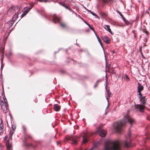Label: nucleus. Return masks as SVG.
Here are the masks:
<instances>
[{"label":"nucleus","instance_id":"obj_56","mask_svg":"<svg viewBox=\"0 0 150 150\" xmlns=\"http://www.w3.org/2000/svg\"><path fill=\"white\" fill-rule=\"evenodd\" d=\"M126 77H127V78H128L129 79V78L127 75H126Z\"/></svg>","mask_w":150,"mask_h":150},{"label":"nucleus","instance_id":"obj_25","mask_svg":"<svg viewBox=\"0 0 150 150\" xmlns=\"http://www.w3.org/2000/svg\"><path fill=\"white\" fill-rule=\"evenodd\" d=\"M34 6V4H30L29 6H27L28 7L29 9L30 10L33 8V7Z\"/></svg>","mask_w":150,"mask_h":150},{"label":"nucleus","instance_id":"obj_32","mask_svg":"<svg viewBox=\"0 0 150 150\" xmlns=\"http://www.w3.org/2000/svg\"><path fill=\"white\" fill-rule=\"evenodd\" d=\"M11 128H12L11 131H13L16 128V126L14 125H12Z\"/></svg>","mask_w":150,"mask_h":150},{"label":"nucleus","instance_id":"obj_29","mask_svg":"<svg viewBox=\"0 0 150 150\" xmlns=\"http://www.w3.org/2000/svg\"><path fill=\"white\" fill-rule=\"evenodd\" d=\"M125 23L127 25H129L130 23V22L129 21L127 20H126V21L125 22Z\"/></svg>","mask_w":150,"mask_h":150},{"label":"nucleus","instance_id":"obj_52","mask_svg":"<svg viewBox=\"0 0 150 150\" xmlns=\"http://www.w3.org/2000/svg\"><path fill=\"white\" fill-rule=\"evenodd\" d=\"M113 53H114L115 52V51L112 50L111 51Z\"/></svg>","mask_w":150,"mask_h":150},{"label":"nucleus","instance_id":"obj_64","mask_svg":"<svg viewBox=\"0 0 150 150\" xmlns=\"http://www.w3.org/2000/svg\"><path fill=\"white\" fill-rule=\"evenodd\" d=\"M57 52H54V53H57Z\"/></svg>","mask_w":150,"mask_h":150},{"label":"nucleus","instance_id":"obj_61","mask_svg":"<svg viewBox=\"0 0 150 150\" xmlns=\"http://www.w3.org/2000/svg\"><path fill=\"white\" fill-rule=\"evenodd\" d=\"M67 50H66V53H67Z\"/></svg>","mask_w":150,"mask_h":150},{"label":"nucleus","instance_id":"obj_8","mask_svg":"<svg viewBox=\"0 0 150 150\" xmlns=\"http://www.w3.org/2000/svg\"><path fill=\"white\" fill-rule=\"evenodd\" d=\"M136 108L139 109V111L140 112H143L145 109V106L141 104H137L136 106Z\"/></svg>","mask_w":150,"mask_h":150},{"label":"nucleus","instance_id":"obj_27","mask_svg":"<svg viewBox=\"0 0 150 150\" xmlns=\"http://www.w3.org/2000/svg\"><path fill=\"white\" fill-rule=\"evenodd\" d=\"M96 144L94 145H93L92 147L91 148V149H89V150H93V149L94 148H95V147H96ZM84 150H87V149H85Z\"/></svg>","mask_w":150,"mask_h":150},{"label":"nucleus","instance_id":"obj_4","mask_svg":"<svg viewBox=\"0 0 150 150\" xmlns=\"http://www.w3.org/2000/svg\"><path fill=\"white\" fill-rule=\"evenodd\" d=\"M131 135V134L130 132H129L128 134V137L129 139H127L126 141L124 142L123 143V144L124 146L127 147L128 148L130 147H132L134 146L133 144L132 143L131 139L130 138V137Z\"/></svg>","mask_w":150,"mask_h":150},{"label":"nucleus","instance_id":"obj_41","mask_svg":"<svg viewBox=\"0 0 150 150\" xmlns=\"http://www.w3.org/2000/svg\"><path fill=\"white\" fill-rule=\"evenodd\" d=\"M64 8H65L66 9H68L69 7L68 6L66 5L64 7Z\"/></svg>","mask_w":150,"mask_h":150},{"label":"nucleus","instance_id":"obj_57","mask_svg":"<svg viewBox=\"0 0 150 150\" xmlns=\"http://www.w3.org/2000/svg\"><path fill=\"white\" fill-rule=\"evenodd\" d=\"M2 134V132H0V135H1Z\"/></svg>","mask_w":150,"mask_h":150},{"label":"nucleus","instance_id":"obj_13","mask_svg":"<svg viewBox=\"0 0 150 150\" xmlns=\"http://www.w3.org/2000/svg\"><path fill=\"white\" fill-rule=\"evenodd\" d=\"M3 99L4 102L6 103V104L5 105V106H4V107H5V108H6V111H5V112H7V107L8 106V105L7 103V100L5 96H4Z\"/></svg>","mask_w":150,"mask_h":150},{"label":"nucleus","instance_id":"obj_62","mask_svg":"<svg viewBox=\"0 0 150 150\" xmlns=\"http://www.w3.org/2000/svg\"><path fill=\"white\" fill-rule=\"evenodd\" d=\"M149 10H150V7L149 8Z\"/></svg>","mask_w":150,"mask_h":150},{"label":"nucleus","instance_id":"obj_63","mask_svg":"<svg viewBox=\"0 0 150 150\" xmlns=\"http://www.w3.org/2000/svg\"><path fill=\"white\" fill-rule=\"evenodd\" d=\"M24 14V13L23 14H22V15H21V16H22Z\"/></svg>","mask_w":150,"mask_h":150},{"label":"nucleus","instance_id":"obj_51","mask_svg":"<svg viewBox=\"0 0 150 150\" xmlns=\"http://www.w3.org/2000/svg\"><path fill=\"white\" fill-rule=\"evenodd\" d=\"M146 150H150V147L147 148Z\"/></svg>","mask_w":150,"mask_h":150},{"label":"nucleus","instance_id":"obj_10","mask_svg":"<svg viewBox=\"0 0 150 150\" xmlns=\"http://www.w3.org/2000/svg\"><path fill=\"white\" fill-rule=\"evenodd\" d=\"M140 101L141 102V103L142 104V105H144L146 103V99L145 98V96H142L141 97L139 96V97Z\"/></svg>","mask_w":150,"mask_h":150},{"label":"nucleus","instance_id":"obj_3","mask_svg":"<svg viewBox=\"0 0 150 150\" xmlns=\"http://www.w3.org/2000/svg\"><path fill=\"white\" fill-rule=\"evenodd\" d=\"M44 16L46 19L50 21L52 20V22L54 23L59 22L60 21L59 18L55 14H50L47 16L45 15Z\"/></svg>","mask_w":150,"mask_h":150},{"label":"nucleus","instance_id":"obj_19","mask_svg":"<svg viewBox=\"0 0 150 150\" xmlns=\"http://www.w3.org/2000/svg\"><path fill=\"white\" fill-rule=\"evenodd\" d=\"M4 103L3 102V100L1 101L0 104L1 106H1V108H2V109L5 112V111H6V108H3V105H4Z\"/></svg>","mask_w":150,"mask_h":150},{"label":"nucleus","instance_id":"obj_21","mask_svg":"<svg viewBox=\"0 0 150 150\" xmlns=\"http://www.w3.org/2000/svg\"><path fill=\"white\" fill-rule=\"evenodd\" d=\"M107 95L109 97H110L111 95V92H110V89L106 90Z\"/></svg>","mask_w":150,"mask_h":150},{"label":"nucleus","instance_id":"obj_45","mask_svg":"<svg viewBox=\"0 0 150 150\" xmlns=\"http://www.w3.org/2000/svg\"><path fill=\"white\" fill-rule=\"evenodd\" d=\"M23 129L24 131H25V127L24 126H23Z\"/></svg>","mask_w":150,"mask_h":150},{"label":"nucleus","instance_id":"obj_12","mask_svg":"<svg viewBox=\"0 0 150 150\" xmlns=\"http://www.w3.org/2000/svg\"><path fill=\"white\" fill-rule=\"evenodd\" d=\"M54 110L56 112L59 111L60 108V106L57 104L54 105Z\"/></svg>","mask_w":150,"mask_h":150},{"label":"nucleus","instance_id":"obj_53","mask_svg":"<svg viewBox=\"0 0 150 150\" xmlns=\"http://www.w3.org/2000/svg\"><path fill=\"white\" fill-rule=\"evenodd\" d=\"M3 126H0V129H3Z\"/></svg>","mask_w":150,"mask_h":150},{"label":"nucleus","instance_id":"obj_31","mask_svg":"<svg viewBox=\"0 0 150 150\" xmlns=\"http://www.w3.org/2000/svg\"><path fill=\"white\" fill-rule=\"evenodd\" d=\"M60 25L61 26H62L63 28H65L66 27V25L65 24L63 23H60Z\"/></svg>","mask_w":150,"mask_h":150},{"label":"nucleus","instance_id":"obj_17","mask_svg":"<svg viewBox=\"0 0 150 150\" xmlns=\"http://www.w3.org/2000/svg\"><path fill=\"white\" fill-rule=\"evenodd\" d=\"M96 38L98 40V42H99V43H100V45L101 47L103 48V43H102V42H101V40L100 39V38L98 36L97 34H96ZM103 50H104V49H103Z\"/></svg>","mask_w":150,"mask_h":150},{"label":"nucleus","instance_id":"obj_33","mask_svg":"<svg viewBox=\"0 0 150 150\" xmlns=\"http://www.w3.org/2000/svg\"><path fill=\"white\" fill-rule=\"evenodd\" d=\"M1 123H0V126H3V123L2 120L1 119Z\"/></svg>","mask_w":150,"mask_h":150},{"label":"nucleus","instance_id":"obj_54","mask_svg":"<svg viewBox=\"0 0 150 150\" xmlns=\"http://www.w3.org/2000/svg\"><path fill=\"white\" fill-rule=\"evenodd\" d=\"M3 69V67L2 66H1V70L2 69Z\"/></svg>","mask_w":150,"mask_h":150},{"label":"nucleus","instance_id":"obj_9","mask_svg":"<svg viewBox=\"0 0 150 150\" xmlns=\"http://www.w3.org/2000/svg\"><path fill=\"white\" fill-rule=\"evenodd\" d=\"M97 132L99 133L101 137H105L106 136V133L104 132V130L101 128H100L98 129L97 130Z\"/></svg>","mask_w":150,"mask_h":150},{"label":"nucleus","instance_id":"obj_55","mask_svg":"<svg viewBox=\"0 0 150 150\" xmlns=\"http://www.w3.org/2000/svg\"><path fill=\"white\" fill-rule=\"evenodd\" d=\"M57 145L59 144V142H57Z\"/></svg>","mask_w":150,"mask_h":150},{"label":"nucleus","instance_id":"obj_36","mask_svg":"<svg viewBox=\"0 0 150 150\" xmlns=\"http://www.w3.org/2000/svg\"><path fill=\"white\" fill-rule=\"evenodd\" d=\"M68 9L71 12H74V11L72 10L71 8H69Z\"/></svg>","mask_w":150,"mask_h":150},{"label":"nucleus","instance_id":"obj_37","mask_svg":"<svg viewBox=\"0 0 150 150\" xmlns=\"http://www.w3.org/2000/svg\"><path fill=\"white\" fill-rule=\"evenodd\" d=\"M3 57H4V56H3V55H2L1 57V63H2V62L3 61Z\"/></svg>","mask_w":150,"mask_h":150},{"label":"nucleus","instance_id":"obj_7","mask_svg":"<svg viewBox=\"0 0 150 150\" xmlns=\"http://www.w3.org/2000/svg\"><path fill=\"white\" fill-rule=\"evenodd\" d=\"M8 139L7 140L6 142V146L7 150H11V145L9 144V140H12V136L9 135Z\"/></svg>","mask_w":150,"mask_h":150},{"label":"nucleus","instance_id":"obj_40","mask_svg":"<svg viewBox=\"0 0 150 150\" xmlns=\"http://www.w3.org/2000/svg\"><path fill=\"white\" fill-rule=\"evenodd\" d=\"M141 54L142 57L143 58H144V59L145 58V57L144 56L143 54L142 53V52H141Z\"/></svg>","mask_w":150,"mask_h":150},{"label":"nucleus","instance_id":"obj_47","mask_svg":"<svg viewBox=\"0 0 150 150\" xmlns=\"http://www.w3.org/2000/svg\"><path fill=\"white\" fill-rule=\"evenodd\" d=\"M0 131L2 133V132L3 131V129H0Z\"/></svg>","mask_w":150,"mask_h":150},{"label":"nucleus","instance_id":"obj_34","mask_svg":"<svg viewBox=\"0 0 150 150\" xmlns=\"http://www.w3.org/2000/svg\"><path fill=\"white\" fill-rule=\"evenodd\" d=\"M141 91H137V92L138 93V95H139V96L142 97V93H141Z\"/></svg>","mask_w":150,"mask_h":150},{"label":"nucleus","instance_id":"obj_58","mask_svg":"<svg viewBox=\"0 0 150 150\" xmlns=\"http://www.w3.org/2000/svg\"><path fill=\"white\" fill-rule=\"evenodd\" d=\"M10 55H12V53H11V52H10Z\"/></svg>","mask_w":150,"mask_h":150},{"label":"nucleus","instance_id":"obj_5","mask_svg":"<svg viewBox=\"0 0 150 150\" xmlns=\"http://www.w3.org/2000/svg\"><path fill=\"white\" fill-rule=\"evenodd\" d=\"M68 139L69 140L72 142V143L73 144L75 145L77 143L78 140L76 137L73 136V135H71L69 136Z\"/></svg>","mask_w":150,"mask_h":150},{"label":"nucleus","instance_id":"obj_42","mask_svg":"<svg viewBox=\"0 0 150 150\" xmlns=\"http://www.w3.org/2000/svg\"><path fill=\"white\" fill-rule=\"evenodd\" d=\"M93 31V32H94L95 35H96V34H97L96 32V31H95V30L93 29H93L92 30Z\"/></svg>","mask_w":150,"mask_h":150},{"label":"nucleus","instance_id":"obj_44","mask_svg":"<svg viewBox=\"0 0 150 150\" xmlns=\"http://www.w3.org/2000/svg\"><path fill=\"white\" fill-rule=\"evenodd\" d=\"M144 32L147 35H148V32L146 31H145Z\"/></svg>","mask_w":150,"mask_h":150},{"label":"nucleus","instance_id":"obj_28","mask_svg":"<svg viewBox=\"0 0 150 150\" xmlns=\"http://www.w3.org/2000/svg\"><path fill=\"white\" fill-rule=\"evenodd\" d=\"M14 132L13 131H12L11 130L10 131V133L9 134H8V135H10L11 136H12Z\"/></svg>","mask_w":150,"mask_h":150},{"label":"nucleus","instance_id":"obj_22","mask_svg":"<svg viewBox=\"0 0 150 150\" xmlns=\"http://www.w3.org/2000/svg\"><path fill=\"white\" fill-rule=\"evenodd\" d=\"M91 13L94 16H95L96 18H97L98 19H99V18L98 16V15L94 13L93 12L91 11Z\"/></svg>","mask_w":150,"mask_h":150},{"label":"nucleus","instance_id":"obj_49","mask_svg":"<svg viewBox=\"0 0 150 150\" xmlns=\"http://www.w3.org/2000/svg\"><path fill=\"white\" fill-rule=\"evenodd\" d=\"M105 89L106 90H107V83H106V85L105 86Z\"/></svg>","mask_w":150,"mask_h":150},{"label":"nucleus","instance_id":"obj_43","mask_svg":"<svg viewBox=\"0 0 150 150\" xmlns=\"http://www.w3.org/2000/svg\"><path fill=\"white\" fill-rule=\"evenodd\" d=\"M106 99H107V101L108 102V103L109 102V99H108V97H106Z\"/></svg>","mask_w":150,"mask_h":150},{"label":"nucleus","instance_id":"obj_20","mask_svg":"<svg viewBox=\"0 0 150 150\" xmlns=\"http://www.w3.org/2000/svg\"><path fill=\"white\" fill-rule=\"evenodd\" d=\"M24 11L25 13V14H27L30 11L28 7V6L25 7L24 8Z\"/></svg>","mask_w":150,"mask_h":150},{"label":"nucleus","instance_id":"obj_35","mask_svg":"<svg viewBox=\"0 0 150 150\" xmlns=\"http://www.w3.org/2000/svg\"><path fill=\"white\" fill-rule=\"evenodd\" d=\"M123 21L125 22L126 20L125 18L123 16L121 17Z\"/></svg>","mask_w":150,"mask_h":150},{"label":"nucleus","instance_id":"obj_26","mask_svg":"<svg viewBox=\"0 0 150 150\" xmlns=\"http://www.w3.org/2000/svg\"><path fill=\"white\" fill-rule=\"evenodd\" d=\"M59 3L60 5L64 7L66 5V4L64 3H63L62 2H59Z\"/></svg>","mask_w":150,"mask_h":150},{"label":"nucleus","instance_id":"obj_18","mask_svg":"<svg viewBox=\"0 0 150 150\" xmlns=\"http://www.w3.org/2000/svg\"><path fill=\"white\" fill-rule=\"evenodd\" d=\"M82 137L83 139L82 143V144H85L87 142L88 139L86 137H85L84 136H83Z\"/></svg>","mask_w":150,"mask_h":150},{"label":"nucleus","instance_id":"obj_1","mask_svg":"<svg viewBox=\"0 0 150 150\" xmlns=\"http://www.w3.org/2000/svg\"><path fill=\"white\" fill-rule=\"evenodd\" d=\"M103 150H122L120 143L118 140H107L105 142Z\"/></svg>","mask_w":150,"mask_h":150},{"label":"nucleus","instance_id":"obj_46","mask_svg":"<svg viewBox=\"0 0 150 150\" xmlns=\"http://www.w3.org/2000/svg\"><path fill=\"white\" fill-rule=\"evenodd\" d=\"M86 10L88 12H89L91 13V10H89L88 9H86Z\"/></svg>","mask_w":150,"mask_h":150},{"label":"nucleus","instance_id":"obj_60","mask_svg":"<svg viewBox=\"0 0 150 150\" xmlns=\"http://www.w3.org/2000/svg\"><path fill=\"white\" fill-rule=\"evenodd\" d=\"M84 8H85V9L86 10V9H87L85 7H84Z\"/></svg>","mask_w":150,"mask_h":150},{"label":"nucleus","instance_id":"obj_30","mask_svg":"<svg viewBox=\"0 0 150 150\" xmlns=\"http://www.w3.org/2000/svg\"><path fill=\"white\" fill-rule=\"evenodd\" d=\"M117 13H119L120 16L122 17L123 16V15L119 11L117 10Z\"/></svg>","mask_w":150,"mask_h":150},{"label":"nucleus","instance_id":"obj_2","mask_svg":"<svg viewBox=\"0 0 150 150\" xmlns=\"http://www.w3.org/2000/svg\"><path fill=\"white\" fill-rule=\"evenodd\" d=\"M125 119L123 120L120 121H118L116 123L114 126V129L117 132H120L121 130L122 127L127 122H128L132 125V124L134 122V120L129 117L124 116Z\"/></svg>","mask_w":150,"mask_h":150},{"label":"nucleus","instance_id":"obj_6","mask_svg":"<svg viewBox=\"0 0 150 150\" xmlns=\"http://www.w3.org/2000/svg\"><path fill=\"white\" fill-rule=\"evenodd\" d=\"M18 12L16 13L14 15L12 18V20L11 21H8L7 22V24H9V27H10L13 24L14 21L16 20L18 17Z\"/></svg>","mask_w":150,"mask_h":150},{"label":"nucleus","instance_id":"obj_14","mask_svg":"<svg viewBox=\"0 0 150 150\" xmlns=\"http://www.w3.org/2000/svg\"><path fill=\"white\" fill-rule=\"evenodd\" d=\"M138 86L137 87V91H141L143 90V86L140 84L139 83H138Z\"/></svg>","mask_w":150,"mask_h":150},{"label":"nucleus","instance_id":"obj_23","mask_svg":"<svg viewBox=\"0 0 150 150\" xmlns=\"http://www.w3.org/2000/svg\"><path fill=\"white\" fill-rule=\"evenodd\" d=\"M26 146H32L34 148L36 147L37 146V145H36L34 146L31 144H27L26 143Z\"/></svg>","mask_w":150,"mask_h":150},{"label":"nucleus","instance_id":"obj_50","mask_svg":"<svg viewBox=\"0 0 150 150\" xmlns=\"http://www.w3.org/2000/svg\"><path fill=\"white\" fill-rule=\"evenodd\" d=\"M109 106V103H108V105H107V106L106 107V110H107Z\"/></svg>","mask_w":150,"mask_h":150},{"label":"nucleus","instance_id":"obj_38","mask_svg":"<svg viewBox=\"0 0 150 150\" xmlns=\"http://www.w3.org/2000/svg\"><path fill=\"white\" fill-rule=\"evenodd\" d=\"M103 0V2L104 3H106L108 2V1L107 0Z\"/></svg>","mask_w":150,"mask_h":150},{"label":"nucleus","instance_id":"obj_24","mask_svg":"<svg viewBox=\"0 0 150 150\" xmlns=\"http://www.w3.org/2000/svg\"><path fill=\"white\" fill-rule=\"evenodd\" d=\"M84 23L88 26L89 27V28L91 30L93 29V27H91V26L88 23L85 21H84Z\"/></svg>","mask_w":150,"mask_h":150},{"label":"nucleus","instance_id":"obj_48","mask_svg":"<svg viewBox=\"0 0 150 150\" xmlns=\"http://www.w3.org/2000/svg\"><path fill=\"white\" fill-rule=\"evenodd\" d=\"M100 81V80H98L96 81V83H98Z\"/></svg>","mask_w":150,"mask_h":150},{"label":"nucleus","instance_id":"obj_15","mask_svg":"<svg viewBox=\"0 0 150 150\" xmlns=\"http://www.w3.org/2000/svg\"><path fill=\"white\" fill-rule=\"evenodd\" d=\"M15 11V9L13 7H12L9 8L8 10L7 11L8 14L10 13V14H11Z\"/></svg>","mask_w":150,"mask_h":150},{"label":"nucleus","instance_id":"obj_16","mask_svg":"<svg viewBox=\"0 0 150 150\" xmlns=\"http://www.w3.org/2000/svg\"><path fill=\"white\" fill-rule=\"evenodd\" d=\"M105 27H104V28L107 31H108L111 34L113 35V33L112 32L109 25H105Z\"/></svg>","mask_w":150,"mask_h":150},{"label":"nucleus","instance_id":"obj_59","mask_svg":"<svg viewBox=\"0 0 150 150\" xmlns=\"http://www.w3.org/2000/svg\"><path fill=\"white\" fill-rule=\"evenodd\" d=\"M6 137H5V138H4V140H6Z\"/></svg>","mask_w":150,"mask_h":150},{"label":"nucleus","instance_id":"obj_39","mask_svg":"<svg viewBox=\"0 0 150 150\" xmlns=\"http://www.w3.org/2000/svg\"><path fill=\"white\" fill-rule=\"evenodd\" d=\"M98 85V83H97L96 82V83H95V85L94 86V88H96L97 86Z\"/></svg>","mask_w":150,"mask_h":150},{"label":"nucleus","instance_id":"obj_11","mask_svg":"<svg viewBox=\"0 0 150 150\" xmlns=\"http://www.w3.org/2000/svg\"><path fill=\"white\" fill-rule=\"evenodd\" d=\"M102 40H103L106 43L108 44L110 42V40L109 39L108 37L105 36L103 38Z\"/></svg>","mask_w":150,"mask_h":150}]
</instances>
